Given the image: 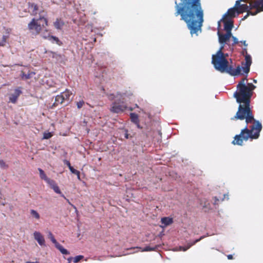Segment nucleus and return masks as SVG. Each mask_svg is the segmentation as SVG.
I'll return each instance as SVG.
<instances>
[{"mask_svg":"<svg viewBox=\"0 0 263 263\" xmlns=\"http://www.w3.org/2000/svg\"><path fill=\"white\" fill-rule=\"evenodd\" d=\"M218 201H219V199L216 197H215L214 204H217Z\"/></svg>","mask_w":263,"mask_h":263,"instance_id":"obj_42","label":"nucleus"},{"mask_svg":"<svg viewBox=\"0 0 263 263\" xmlns=\"http://www.w3.org/2000/svg\"><path fill=\"white\" fill-rule=\"evenodd\" d=\"M157 246H155L154 247H151L150 246L145 247L143 250L142 251H155L157 249Z\"/></svg>","mask_w":263,"mask_h":263,"instance_id":"obj_25","label":"nucleus"},{"mask_svg":"<svg viewBox=\"0 0 263 263\" xmlns=\"http://www.w3.org/2000/svg\"><path fill=\"white\" fill-rule=\"evenodd\" d=\"M69 170L72 174H74L75 175H76L77 174H78V172H79V171L74 169L72 166L70 167Z\"/></svg>","mask_w":263,"mask_h":263,"instance_id":"obj_35","label":"nucleus"},{"mask_svg":"<svg viewBox=\"0 0 263 263\" xmlns=\"http://www.w3.org/2000/svg\"><path fill=\"white\" fill-rule=\"evenodd\" d=\"M73 259V258L72 257H70L69 258H68L67 259V260L68 261V263H70V262L71 261L72 259Z\"/></svg>","mask_w":263,"mask_h":263,"instance_id":"obj_46","label":"nucleus"},{"mask_svg":"<svg viewBox=\"0 0 263 263\" xmlns=\"http://www.w3.org/2000/svg\"><path fill=\"white\" fill-rule=\"evenodd\" d=\"M46 182L49 184V185L52 189L54 188V186L57 185V184L56 183L55 181L50 179H49Z\"/></svg>","mask_w":263,"mask_h":263,"instance_id":"obj_27","label":"nucleus"},{"mask_svg":"<svg viewBox=\"0 0 263 263\" xmlns=\"http://www.w3.org/2000/svg\"><path fill=\"white\" fill-rule=\"evenodd\" d=\"M259 0H255L254 2H251L249 4V5L247 4H241L237 10V15L242 13L244 12H248V11H251L253 9H257L260 7L261 4L259 2Z\"/></svg>","mask_w":263,"mask_h":263,"instance_id":"obj_6","label":"nucleus"},{"mask_svg":"<svg viewBox=\"0 0 263 263\" xmlns=\"http://www.w3.org/2000/svg\"><path fill=\"white\" fill-rule=\"evenodd\" d=\"M227 257L229 259H232L233 258V255L231 254H229L227 256Z\"/></svg>","mask_w":263,"mask_h":263,"instance_id":"obj_45","label":"nucleus"},{"mask_svg":"<svg viewBox=\"0 0 263 263\" xmlns=\"http://www.w3.org/2000/svg\"><path fill=\"white\" fill-rule=\"evenodd\" d=\"M247 81V78H243L237 85V90L233 96L239 105L235 115L231 118L232 120H245V127L239 135L234 137L232 141L233 144L241 146L243 145V141L258 139L262 129L261 124L255 119L250 108L251 99L256 86L251 83L246 84Z\"/></svg>","mask_w":263,"mask_h":263,"instance_id":"obj_1","label":"nucleus"},{"mask_svg":"<svg viewBox=\"0 0 263 263\" xmlns=\"http://www.w3.org/2000/svg\"><path fill=\"white\" fill-rule=\"evenodd\" d=\"M259 2L261 4V5H262V4H263V3H263L262 2L263 0H259Z\"/></svg>","mask_w":263,"mask_h":263,"instance_id":"obj_48","label":"nucleus"},{"mask_svg":"<svg viewBox=\"0 0 263 263\" xmlns=\"http://www.w3.org/2000/svg\"><path fill=\"white\" fill-rule=\"evenodd\" d=\"M161 221L166 227L173 223V219L169 217H165L161 218Z\"/></svg>","mask_w":263,"mask_h":263,"instance_id":"obj_16","label":"nucleus"},{"mask_svg":"<svg viewBox=\"0 0 263 263\" xmlns=\"http://www.w3.org/2000/svg\"><path fill=\"white\" fill-rule=\"evenodd\" d=\"M254 82L255 83H256V80H254Z\"/></svg>","mask_w":263,"mask_h":263,"instance_id":"obj_51","label":"nucleus"},{"mask_svg":"<svg viewBox=\"0 0 263 263\" xmlns=\"http://www.w3.org/2000/svg\"><path fill=\"white\" fill-rule=\"evenodd\" d=\"M52 190L57 194H59L61 195V196L63 197L64 198H65V199L67 200V201H69L68 199H67L65 196L62 193V192H61L58 185H56L54 187V188L52 189Z\"/></svg>","mask_w":263,"mask_h":263,"instance_id":"obj_24","label":"nucleus"},{"mask_svg":"<svg viewBox=\"0 0 263 263\" xmlns=\"http://www.w3.org/2000/svg\"><path fill=\"white\" fill-rule=\"evenodd\" d=\"M135 249V248H130L129 249H127V250H132V249Z\"/></svg>","mask_w":263,"mask_h":263,"instance_id":"obj_49","label":"nucleus"},{"mask_svg":"<svg viewBox=\"0 0 263 263\" xmlns=\"http://www.w3.org/2000/svg\"><path fill=\"white\" fill-rule=\"evenodd\" d=\"M22 93L20 88H16L14 90V93H11L9 97V103L15 104L21 94Z\"/></svg>","mask_w":263,"mask_h":263,"instance_id":"obj_9","label":"nucleus"},{"mask_svg":"<svg viewBox=\"0 0 263 263\" xmlns=\"http://www.w3.org/2000/svg\"><path fill=\"white\" fill-rule=\"evenodd\" d=\"M125 133H124V137L126 139H128L129 138V135L128 134V130L127 129L124 130Z\"/></svg>","mask_w":263,"mask_h":263,"instance_id":"obj_39","label":"nucleus"},{"mask_svg":"<svg viewBox=\"0 0 263 263\" xmlns=\"http://www.w3.org/2000/svg\"><path fill=\"white\" fill-rule=\"evenodd\" d=\"M222 20L224 23V29L226 31H231L233 26V21L230 18L222 17Z\"/></svg>","mask_w":263,"mask_h":263,"instance_id":"obj_11","label":"nucleus"},{"mask_svg":"<svg viewBox=\"0 0 263 263\" xmlns=\"http://www.w3.org/2000/svg\"><path fill=\"white\" fill-rule=\"evenodd\" d=\"M64 25V23L60 18H57L54 22V26L57 29H61Z\"/></svg>","mask_w":263,"mask_h":263,"instance_id":"obj_21","label":"nucleus"},{"mask_svg":"<svg viewBox=\"0 0 263 263\" xmlns=\"http://www.w3.org/2000/svg\"><path fill=\"white\" fill-rule=\"evenodd\" d=\"M61 95L63 97V99L65 101H68L70 97L72 95V92L69 89H66L64 92H62Z\"/></svg>","mask_w":263,"mask_h":263,"instance_id":"obj_20","label":"nucleus"},{"mask_svg":"<svg viewBox=\"0 0 263 263\" xmlns=\"http://www.w3.org/2000/svg\"><path fill=\"white\" fill-rule=\"evenodd\" d=\"M242 53L245 54V66L242 67L243 72L248 74L250 71V66L252 64V59L250 55L248 54L247 49L246 47L243 48Z\"/></svg>","mask_w":263,"mask_h":263,"instance_id":"obj_7","label":"nucleus"},{"mask_svg":"<svg viewBox=\"0 0 263 263\" xmlns=\"http://www.w3.org/2000/svg\"><path fill=\"white\" fill-rule=\"evenodd\" d=\"M136 125L138 128H141L140 126V125H139V123H138V124H136Z\"/></svg>","mask_w":263,"mask_h":263,"instance_id":"obj_50","label":"nucleus"},{"mask_svg":"<svg viewBox=\"0 0 263 263\" xmlns=\"http://www.w3.org/2000/svg\"><path fill=\"white\" fill-rule=\"evenodd\" d=\"M29 8L32 10L31 15H36L37 13L39 7L37 4L35 3H29Z\"/></svg>","mask_w":263,"mask_h":263,"instance_id":"obj_18","label":"nucleus"},{"mask_svg":"<svg viewBox=\"0 0 263 263\" xmlns=\"http://www.w3.org/2000/svg\"><path fill=\"white\" fill-rule=\"evenodd\" d=\"M64 164H66L68 167L69 169L70 168V167H72V166L70 164V162L68 160H65L64 161Z\"/></svg>","mask_w":263,"mask_h":263,"instance_id":"obj_38","label":"nucleus"},{"mask_svg":"<svg viewBox=\"0 0 263 263\" xmlns=\"http://www.w3.org/2000/svg\"><path fill=\"white\" fill-rule=\"evenodd\" d=\"M21 78L22 79L27 80L30 79V76L29 74H25L23 71H22Z\"/></svg>","mask_w":263,"mask_h":263,"instance_id":"obj_30","label":"nucleus"},{"mask_svg":"<svg viewBox=\"0 0 263 263\" xmlns=\"http://www.w3.org/2000/svg\"><path fill=\"white\" fill-rule=\"evenodd\" d=\"M178 3L175 1V15L180 16L181 20L186 24L190 33L197 34L201 30L204 21L203 10L200 0H180Z\"/></svg>","mask_w":263,"mask_h":263,"instance_id":"obj_2","label":"nucleus"},{"mask_svg":"<svg viewBox=\"0 0 263 263\" xmlns=\"http://www.w3.org/2000/svg\"><path fill=\"white\" fill-rule=\"evenodd\" d=\"M52 136V134L50 132H45L43 134L44 139H48Z\"/></svg>","mask_w":263,"mask_h":263,"instance_id":"obj_28","label":"nucleus"},{"mask_svg":"<svg viewBox=\"0 0 263 263\" xmlns=\"http://www.w3.org/2000/svg\"><path fill=\"white\" fill-rule=\"evenodd\" d=\"M232 39L233 41V43L232 44L233 46H234L239 43L238 39L236 37L233 36H232Z\"/></svg>","mask_w":263,"mask_h":263,"instance_id":"obj_37","label":"nucleus"},{"mask_svg":"<svg viewBox=\"0 0 263 263\" xmlns=\"http://www.w3.org/2000/svg\"><path fill=\"white\" fill-rule=\"evenodd\" d=\"M240 2L241 1L240 0L236 1L234 7H235L236 9H238V8H239V7L241 5L240 4Z\"/></svg>","mask_w":263,"mask_h":263,"instance_id":"obj_36","label":"nucleus"},{"mask_svg":"<svg viewBox=\"0 0 263 263\" xmlns=\"http://www.w3.org/2000/svg\"><path fill=\"white\" fill-rule=\"evenodd\" d=\"M237 15V10L235 7L230 8L227 11V12L224 14L223 17L230 18L235 17Z\"/></svg>","mask_w":263,"mask_h":263,"instance_id":"obj_13","label":"nucleus"},{"mask_svg":"<svg viewBox=\"0 0 263 263\" xmlns=\"http://www.w3.org/2000/svg\"><path fill=\"white\" fill-rule=\"evenodd\" d=\"M223 45L221 46L216 53L212 55V63L215 68L221 72H227L233 76L242 74L241 67L239 65L234 68L232 65H229V61L226 58L228 55L227 53H223Z\"/></svg>","mask_w":263,"mask_h":263,"instance_id":"obj_3","label":"nucleus"},{"mask_svg":"<svg viewBox=\"0 0 263 263\" xmlns=\"http://www.w3.org/2000/svg\"><path fill=\"white\" fill-rule=\"evenodd\" d=\"M34 239L37 241L39 244L41 246L45 245V239L43 236L39 232L35 231L33 233Z\"/></svg>","mask_w":263,"mask_h":263,"instance_id":"obj_14","label":"nucleus"},{"mask_svg":"<svg viewBox=\"0 0 263 263\" xmlns=\"http://www.w3.org/2000/svg\"><path fill=\"white\" fill-rule=\"evenodd\" d=\"M49 52L51 53L52 58L58 59V58H61V55L55 52L52 51H49Z\"/></svg>","mask_w":263,"mask_h":263,"instance_id":"obj_33","label":"nucleus"},{"mask_svg":"<svg viewBox=\"0 0 263 263\" xmlns=\"http://www.w3.org/2000/svg\"><path fill=\"white\" fill-rule=\"evenodd\" d=\"M77 176V178L78 179L80 180H81V178H80V172H78V174H76Z\"/></svg>","mask_w":263,"mask_h":263,"instance_id":"obj_44","label":"nucleus"},{"mask_svg":"<svg viewBox=\"0 0 263 263\" xmlns=\"http://www.w3.org/2000/svg\"><path fill=\"white\" fill-rule=\"evenodd\" d=\"M226 31V33L225 34L227 36V37L229 39V40H230V39L231 37H232V36H233L232 35L231 31Z\"/></svg>","mask_w":263,"mask_h":263,"instance_id":"obj_34","label":"nucleus"},{"mask_svg":"<svg viewBox=\"0 0 263 263\" xmlns=\"http://www.w3.org/2000/svg\"><path fill=\"white\" fill-rule=\"evenodd\" d=\"M204 238V236H201L199 239H197L195 240V241H194L192 243H189L187 247H181V250H182L183 251H186L191 247H192V246L194 245L197 242H199V241H200L201 239H202Z\"/></svg>","mask_w":263,"mask_h":263,"instance_id":"obj_19","label":"nucleus"},{"mask_svg":"<svg viewBox=\"0 0 263 263\" xmlns=\"http://www.w3.org/2000/svg\"><path fill=\"white\" fill-rule=\"evenodd\" d=\"M108 98L110 100H112L115 98V95L114 94H110L108 96Z\"/></svg>","mask_w":263,"mask_h":263,"instance_id":"obj_41","label":"nucleus"},{"mask_svg":"<svg viewBox=\"0 0 263 263\" xmlns=\"http://www.w3.org/2000/svg\"><path fill=\"white\" fill-rule=\"evenodd\" d=\"M26 263H39V262H36H36H30V261H27V262H26Z\"/></svg>","mask_w":263,"mask_h":263,"instance_id":"obj_47","label":"nucleus"},{"mask_svg":"<svg viewBox=\"0 0 263 263\" xmlns=\"http://www.w3.org/2000/svg\"><path fill=\"white\" fill-rule=\"evenodd\" d=\"M85 104V102L83 100H81L77 102V106L78 109L81 108Z\"/></svg>","mask_w":263,"mask_h":263,"instance_id":"obj_29","label":"nucleus"},{"mask_svg":"<svg viewBox=\"0 0 263 263\" xmlns=\"http://www.w3.org/2000/svg\"><path fill=\"white\" fill-rule=\"evenodd\" d=\"M118 96H120L119 98L112 103L110 109L111 112L117 114L122 112L127 108V106L124 101V98H122V96L120 93H118L117 97Z\"/></svg>","mask_w":263,"mask_h":263,"instance_id":"obj_5","label":"nucleus"},{"mask_svg":"<svg viewBox=\"0 0 263 263\" xmlns=\"http://www.w3.org/2000/svg\"><path fill=\"white\" fill-rule=\"evenodd\" d=\"M5 31L6 34L3 35L2 39H0V47H4L6 45L12 29L11 28H5Z\"/></svg>","mask_w":263,"mask_h":263,"instance_id":"obj_10","label":"nucleus"},{"mask_svg":"<svg viewBox=\"0 0 263 263\" xmlns=\"http://www.w3.org/2000/svg\"><path fill=\"white\" fill-rule=\"evenodd\" d=\"M130 118L132 122L134 123L135 124H138V123H139V120L137 114L135 113H131L130 114Z\"/></svg>","mask_w":263,"mask_h":263,"instance_id":"obj_22","label":"nucleus"},{"mask_svg":"<svg viewBox=\"0 0 263 263\" xmlns=\"http://www.w3.org/2000/svg\"><path fill=\"white\" fill-rule=\"evenodd\" d=\"M240 1L241 2H246V3H248L249 4H250L251 2H254L255 0H240Z\"/></svg>","mask_w":263,"mask_h":263,"instance_id":"obj_40","label":"nucleus"},{"mask_svg":"<svg viewBox=\"0 0 263 263\" xmlns=\"http://www.w3.org/2000/svg\"><path fill=\"white\" fill-rule=\"evenodd\" d=\"M0 166L4 168H7L8 167V165H7L3 160H0Z\"/></svg>","mask_w":263,"mask_h":263,"instance_id":"obj_32","label":"nucleus"},{"mask_svg":"<svg viewBox=\"0 0 263 263\" xmlns=\"http://www.w3.org/2000/svg\"><path fill=\"white\" fill-rule=\"evenodd\" d=\"M218 35L219 38V42L222 44L221 46H224V44L229 40L225 34H221L219 31L218 32Z\"/></svg>","mask_w":263,"mask_h":263,"instance_id":"obj_15","label":"nucleus"},{"mask_svg":"<svg viewBox=\"0 0 263 263\" xmlns=\"http://www.w3.org/2000/svg\"><path fill=\"white\" fill-rule=\"evenodd\" d=\"M48 26V20L40 15L39 18H33L28 25V29L34 35L39 34L42 29Z\"/></svg>","mask_w":263,"mask_h":263,"instance_id":"obj_4","label":"nucleus"},{"mask_svg":"<svg viewBox=\"0 0 263 263\" xmlns=\"http://www.w3.org/2000/svg\"><path fill=\"white\" fill-rule=\"evenodd\" d=\"M42 36L43 38L45 39H48L50 41H51L52 43H55L57 44H58L59 46H61L62 45V42L59 39V38L57 36H53V35H46L44 34V33H43L42 35Z\"/></svg>","mask_w":263,"mask_h":263,"instance_id":"obj_12","label":"nucleus"},{"mask_svg":"<svg viewBox=\"0 0 263 263\" xmlns=\"http://www.w3.org/2000/svg\"><path fill=\"white\" fill-rule=\"evenodd\" d=\"M64 101L65 100L61 94L57 95L55 98V101L53 104V106H57L59 104H62Z\"/></svg>","mask_w":263,"mask_h":263,"instance_id":"obj_17","label":"nucleus"},{"mask_svg":"<svg viewBox=\"0 0 263 263\" xmlns=\"http://www.w3.org/2000/svg\"><path fill=\"white\" fill-rule=\"evenodd\" d=\"M241 43L243 44V45L245 46V47H247L248 46V44L246 43V41H241L240 42Z\"/></svg>","mask_w":263,"mask_h":263,"instance_id":"obj_43","label":"nucleus"},{"mask_svg":"<svg viewBox=\"0 0 263 263\" xmlns=\"http://www.w3.org/2000/svg\"><path fill=\"white\" fill-rule=\"evenodd\" d=\"M48 236L52 243H54L55 248L59 250L62 254L65 255L70 254L69 252H68L66 249L64 248V247L56 240L53 235L51 232H49Z\"/></svg>","mask_w":263,"mask_h":263,"instance_id":"obj_8","label":"nucleus"},{"mask_svg":"<svg viewBox=\"0 0 263 263\" xmlns=\"http://www.w3.org/2000/svg\"><path fill=\"white\" fill-rule=\"evenodd\" d=\"M30 214L33 217H34L36 219H39L40 218L39 214L34 210H31Z\"/></svg>","mask_w":263,"mask_h":263,"instance_id":"obj_26","label":"nucleus"},{"mask_svg":"<svg viewBox=\"0 0 263 263\" xmlns=\"http://www.w3.org/2000/svg\"><path fill=\"white\" fill-rule=\"evenodd\" d=\"M38 171L39 172V174H40V178L42 179V180H45L46 182H47L48 180L50 179L49 178H48L46 175V174L45 173V172H44V171L40 168H38Z\"/></svg>","mask_w":263,"mask_h":263,"instance_id":"obj_23","label":"nucleus"},{"mask_svg":"<svg viewBox=\"0 0 263 263\" xmlns=\"http://www.w3.org/2000/svg\"><path fill=\"white\" fill-rule=\"evenodd\" d=\"M84 256L83 255H78L73 258V261L75 263L79 262L80 260L83 259Z\"/></svg>","mask_w":263,"mask_h":263,"instance_id":"obj_31","label":"nucleus"}]
</instances>
